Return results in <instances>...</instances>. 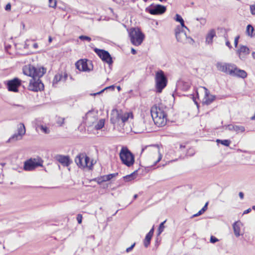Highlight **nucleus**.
I'll list each match as a JSON object with an SVG mask.
<instances>
[{"mask_svg":"<svg viewBox=\"0 0 255 255\" xmlns=\"http://www.w3.org/2000/svg\"><path fill=\"white\" fill-rule=\"evenodd\" d=\"M24 75L31 77L28 88L29 90L34 92L43 90L44 85L40 80L46 72V69L43 67H34L28 64L25 65L22 69Z\"/></svg>","mask_w":255,"mask_h":255,"instance_id":"1","label":"nucleus"},{"mask_svg":"<svg viewBox=\"0 0 255 255\" xmlns=\"http://www.w3.org/2000/svg\"><path fill=\"white\" fill-rule=\"evenodd\" d=\"M133 118L132 113H112L111 122L114 126L123 127Z\"/></svg>","mask_w":255,"mask_h":255,"instance_id":"2","label":"nucleus"},{"mask_svg":"<svg viewBox=\"0 0 255 255\" xmlns=\"http://www.w3.org/2000/svg\"><path fill=\"white\" fill-rule=\"evenodd\" d=\"M119 156L122 163L128 167H130L133 164L134 156L127 147L122 148Z\"/></svg>","mask_w":255,"mask_h":255,"instance_id":"3","label":"nucleus"},{"mask_svg":"<svg viewBox=\"0 0 255 255\" xmlns=\"http://www.w3.org/2000/svg\"><path fill=\"white\" fill-rule=\"evenodd\" d=\"M129 36L131 43L135 46L140 45L144 38V35L138 28H131L129 30Z\"/></svg>","mask_w":255,"mask_h":255,"instance_id":"4","label":"nucleus"},{"mask_svg":"<svg viewBox=\"0 0 255 255\" xmlns=\"http://www.w3.org/2000/svg\"><path fill=\"white\" fill-rule=\"evenodd\" d=\"M167 79L165 76L164 72L159 70L155 74V87L156 92L161 93L162 90L166 86Z\"/></svg>","mask_w":255,"mask_h":255,"instance_id":"5","label":"nucleus"},{"mask_svg":"<svg viewBox=\"0 0 255 255\" xmlns=\"http://www.w3.org/2000/svg\"><path fill=\"white\" fill-rule=\"evenodd\" d=\"M76 164L81 168L88 167L91 169L93 164L92 161L90 162V158L84 152L78 154L75 159Z\"/></svg>","mask_w":255,"mask_h":255,"instance_id":"6","label":"nucleus"},{"mask_svg":"<svg viewBox=\"0 0 255 255\" xmlns=\"http://www.w3.org/2000/svg\"><path fill=\"white\" fill-rule=\"evenodd\" d=\"M149 117H151L155 125L157 127H163L167 123V115L165 113H148Z\"/></svg>","mask_w":255,"mask_h":255,"instance_id":"7","label":"nucleus"},{"mask_svg":"<svg viewBox=\"0 0 255 255\" xmlns=\"http://www.w3.org/2000/svg\"><path fill=\"white\" fill-rule=\"evenodd\" d=\"M197 94L198 97L200 94L203 96L202 103L207 105L210 104L215 98V96L210 94L209 91L205 87H199L197 90Z\"/></svg>","mask_w":255,"mask_h":255,"instance_id":"8","label":"nucleus"},{"mask_svg":"<svg viewBox=\"0 0 255 255\" xmlns=\"http://www.w3.org/2000/svg\"><path fill=\"white\" fill-rule=\"evenodd\" d=\"M94 51L102 59V60L109 65L112 64L113 61L110 53L105 50L96 48Z\"/></svg>","mask_w":255,"mask_h":255,"instance_id":"9","label":"nucleus"},{"mask_svg":"<svg viewBox=\"0 0 255 255\" xmlns=\"http://www.w3.org/2000/svg\"><path fill=\"white\" fill-rule=\"evenodd\" d=\"M175 35L177 41L183 43L190 42V41H193L192 38L187 37L185 32L180 30L179 27H177L175 29Z\"/></svg>","mask_w":255,"mask_h":255,"instance_id":"10","label":"nucleus"},{"mask_svg":"<svg viewBox=\"0 0 255 255\" xmlns=\"http://www.w3.org/2000/svg\"><path fill=\"white\" fill-rule=\"evenodd\" d=\"M21 84V81L17 78L7 81V88L9 91L17 92L18 87Z\"/></svg>","mask_w":255,"mask_h":255,"instance_id":"11","label":"nucleus"},{"mask_svg":"<svg viewBox=\"0 0 255 255\" xmlns=\"http://www.w3.org/2000/svg\"><path fill=\"white\" fill-rule=\"evenodd\" d=\"M42 166V164L36 159L30 158L24 162L23 169L25 171H31L38 166Z\"/></svg>","mask_w":255,"mask_h":255,"instance_id":"12","label":"nucleus"},{"mask_svg":"<svg viewBox=\"0 0 255 255\" xmlns=\"http://www.w3.org/2000/svg\"><path fill=\"white\" fill-rule=\"evenodd\" d=\"M166 8L165 6L160 4H156L153 6L147 7L146 11L151 14H161L165 12Z\"/></svg>","mask_w":255,"mask_h":255,"instance_id":"13","label":"nucleus"},{"mask_svg":"<svg viewBox=\"0 0 255 255\" xmlns=\"http://www.w3.org/2000/svg\"><path fill=\"white\" fill-rule=\"evenodd\" d=\"M250 50L247 46L240 45L239 48L237 50V54L239 56V58L242 61H245L248 56L249 55Z\"/></svg>","mask_w":255,"mask_h":255,"instance_id":"14","label":"nucleus"},{"mask_svg":"<svg viewBox=\"0 0 255 255\" xmlns=\"http://www.w3.org/2000/svg\"><path fill=\"white\" fill-rule=\"evenodd\" d=\"M146 148H150V150L153 151L154 152L155 155L157 156L156 160L154 161L153 163V165H156L161 160L162 157V154L160 153L158 147L157 146L151 145L146 146L142 148L141 152H143L144 150Z\"/></svg>","mask_w":255,"mask_h":255,"instance_id":"15","label":"nucleus"},{"mask_svg":"<svg viewBox=\"0 0 255 255\" xmlns=\"http://www.w3.org/2000/svg\"><path fill=\"white\" fill-rule=\"evenodd\" d=\"M231 76L244 79L247 77V73L243 70L240 69L234 64Z\"/></svg>","mask_w":255,"mask_h":255,"instance_id":"16","label":"nucleus"},{"mask_svg":"<svg viewBox=\"0 0 255 255\" xmlns=\"http://www.w3.org/2000/svg\"><path fill=\"white\" fill-rule=\"evenodd\" d=\"M55 158L64 166H68L72 162L69 156L57 155Z\"/></svg>","mask_w":255,"mask_h":255,"instance_id":"17","label":"nucleus"},{"mask_svg":"<svg viewBox=\"0 0 255 255\" xmlns=\"http://www.w3.org/2000/svg\"><path fill=\"white\" fill-rule=\"evenodd\" d=\"M75 66L77 69L82 71H89L90 69L88 67L87 61H85L83 59L78 61Z\"/></svg>","mask_w":255,"mask_h":255,"instance_id":"18","label":"nucleus"},{"mask_svg":"<svg viewBox=\"0 0 255 255\" xmlns=\"http://www.w3.org/2000/svg\"><path fill=\"white\" fill-rule=\"evenodd\" d=\"M67 79V74L65 72H61L55 75L53 80V85L57 84L59 81L65 82Z\"/></svg>","mask_w":255,"mask_h":255,"instance_id":"19","label":"nucleus"},{"mask_svg":"<svg viewBox=\"0 0 255 255\" xmlns=\"http://www.w3.org/2000/svg\"><path fill=\"white\" fill-rule=\"evenodd\" d=\"M243 226V224L240 221H236L233 224V228L235 236L236 237H239L243 234L241 233V228Z\"/></svg>","mask_w":255,"mask_h":255,"instance_id":"20","label":"nucleus"},{"mask_svg":"<svg viewBox=\"0 0 255 255\" xmlns=\"http://www.w3.org/2000/svg\"><path fill=\"white\" fill-rule=\"evenodd\" d=\"M216 36V31L214 29L210 30L206 37V43L207 44H211L213 43V39Z\"/></svg>","mask_w":255,"mask_h":255,"instance_id":"21","label":"nucleus"},{"mask_svg":"<svg viewBox=\"0 0 255 255\" xmlns=\"http://www.w3.org/2000/svg\"><path fill=\"white\" fill-rule=\"evenodd\" d=\"M105 124V120L104 119H101L95 123L94 128L96 130H100L104 127Z\"/></svg>","mask_w":255,"mask_h":255,"instance_id":"22","label":"nucleus"},{"mask_svg":"<svg viewBox=\"0 0 255 255\" xmlns=\"http://www.w3.org/2000/svg\"><path fill=\"white\" fill-rule=\"evenodd\" d=\"M254 28L250 24L248 25L246 29V34L250 37H253L255 35Z\"/></svg>","mask_w":255,"mask_h":255,"instance_id":"23","label":"nucleus"},{"mask_svg":"<svg viewBox=\"0 0 255 255\" xmlns=\"http://www.w3.org/2000/svg\"><path fill=\"white\" fill-rule=\"evenodd\" d=\"M234 65V64L228 63L227 64V66L225 67V70L223 72L227 74L231 75L233 69Z\"/></svg>","mask_w":255,"mask_h":255,"instance_id":"24","label":"nucleus"},{"mask_svg":"<svg viewBox=\"0 0 255 255\" xmlns=\"http://www.w3.org/2000/svg\"><path fill=\"white\" fill-rule=\"evenodd\" d=\"M175 20L180 23L182 28H185L188 30V28L185 25L184 21L182 17L178 14H176L175 17Z\"/></svg>","mask_w":255,"mask_h":255,"instance_id":"25","label":"nucleus"},{"mask_svg":"<svg viewBox=\"0 0 255 255\" xmlns=\"http://www.w3.org/2000/svg\"><path fill=\"white\" fill-rule=\"evenodd\" d=\"M228 63H225V62H217L216 64V67L219 71L223 72L225 70V67L227 66V64Z\"/></svg>","mask_w":255,"mask_h":255,"instance_id":"26","label":"nucleus"},{"mask_svg":"<svg viewBox=\"0 0 255 255\" xmlns=\"http://www.w3.org/2000/svg\"><path fill=\"white\" fill-rule=\"evenodd\" d=\"M137 172V171L136 170L134 171L133 173H131L130 174L124 176V178L125 181L126 182H128L134 179L135 178V175Z\"/></svg>","mask_w":255,"mask_h":255,"instance_id":"27","label":"nucleus"},{"mask_svg":"<svg viewBox=\"0 0 255 255\" xmlns=\"http://www.w3.org/2000/svg\"><path fill=\"white\" fill-rule=\"evenodd\" d=\"M17 131H18L17 133L22 136H23V135L25 134V128L24 125L23 124L20 123L19 125Z\"/></svg>","mask_w":255,"mask_h":255,"instance_id":"28","label":"nucleus"},{"mask_svg":"<svg viewBox=\"0 0 255 255\" xmlns=\"http://www.w3.org/2000/svg\"><path fill=\"white\" fill-rule=\"evenodd\" d=\"M152 237V236L151 235H149L147 234H146L143 243L144 246L145 248H147L149 246Z\"/></svg>","mask_w":255,"mask_h":255,"instance_id":"29","label":"nucleus"},{"mask_svg":"<svg viewBox=\"0 0 255 255\" xmlns=\"http://www.w3.org/2000/svg\"><path fill=\"white\" fill-rule=\"evenodd\" d=\"M37 127H39L41 130L44 133L48 134L50 132L49 129L46 126L40 125Z\"/></svg>","mask_w":255,"mask_h":255,"instance_id":"30","label":"nucleus"},{"mask_svg":"<svg viewBox=\"0 0 255 255\" xmlns=\"http://www.w3.org/2000/svg\"><path fill=\"white\" fill-rule=\"evenodd\" d=\"M22 136L19 134V133H17L14 134H13L8 140V141L14 140H20L22 138Z\"/></svg>","mask_w":255,"mask_h":255,"instance_id":"31","label":"nucleus"},{"mask_svg":"<svg viewBox=\"0 0 255 255\" xmlns=\"http://www.w3.org/2000/svg\"><path fill=\"white\" fill-rule=\"evenodd\" d=\"M217 142L221 143L222 144L225 146H229L231 143L230 140L228 139L221 140V139H217Z\"/></svg>","mask_w":255,"mask_h":255,"instance_id":"32","label":"nucleus"},{"mask_svg":"<svg viewBox=\"0 0 255 255\" xmlns=\"http://www.w3.org/2000/svg\"><path fill=\"white\" fill-rule=\"evenodd\" d=\"M166 222V220L164 222H162L159 226L158 229V235H159L164 230V224Z\"/></svg>","mask_w":255,"mask_h":255,"instance_id":"33","label":"nucleus"},{"mask_svg":"<svg viewBox=\"0 0 255 255\" xmlns=\"http://www.w3.org/2000/svg\"><path fill=\"white\" fill-rule=\"evenodd\" d=\"M245 130V128L243 126H235L234 131L237 132H243Z\"/></svg>","mask_w":255,"mask_h":255,"instance_id":"34","label":"nucleus"},{"mask_svg":"<svg viewBox=\"0 0 255 255\" xmlns=\"http://www.w3.org/2000/svg\"><path fill=\"white\" fill-rule=\"evenodd\" d=\"M114 89H115V86L114 85H112V86L106 87V88L102 90V91H101L99 92H97L96 93L93 94V95H97L100 94L101 93H103L105 90H107V89H112V90H114Z\"/></svg>","mask_w":255,"mask_h":255,"instance_id":"35","label":"nucleus"},{"mask_svg":"<svg viewBox=\"0 0 255 255\" xmlns=\"http://www.w3.org/2000/svg\"><path fill=\"white\" fill-rule=\"evenodd\" d=\"M64 118H61V117H58L57 118V119L56 120V123L59 126H62L64 122Z\"/></svg>","mask_w":255,"mask_h":255,"instance_id":"36","label":"nucleus"},{"mask_svg":"<svg viewBox=\"0 0 255 255\" xmlns=\"http://www.w3.org/2000/svg\"><path fill=\"white\" fill-rule=\"evenodd\" d=\"M79 38L81 40H87L88 42L91 40V38L90 37L85 35H81L79 37Z\"/></svg>","mask_w":255,"mask_h":255,"instance_id":"37","label":"nucleus"},{"mask_svg":"<svg viewBox=\"0 0 255 255\" xmlns=\"http://www.w3.org/2000/svg\"><path fill=\"white\" fill-rule=\"evenodd\" d=\"M49 6L54 8L56 6V1L55 0H49Z\"/></svg>","mask_w":255,"mask_h":255,"instance_id":"38","label":"nucleus"},{"mask_svg":"<svg viewBox=\"0 0 255 255\" xmlns=\"http://www.w3.org/2000/svg\"><path fill=\"white\" fill-rule=\"evenodd\" d=\"M158 110L160 111V109L159 108V107L157 106L156 105H154L151 107L150 112H157Z\"/></svg>","mask_w":255,"mask_h":255,"instance_id":"39","label":"nucleus"},{"mask_svg":"<svg viewBox=\"0 0 255 255\" xmlns=\"http://www.w3.org/2000/svg\"><path fill=\"white\" fill-rule=\"evenodd\" d=\"M226 129H228L229 130H234V129H235V126L234 125H229L228 126H226V128H225Z\"/></svg>","mask_w":255,"mask_h":255,"instance_id":"40","label":"nucleus"},{"mask_svg":"<svg viewBox=\"0 0 255 255\" xmlns=\"http://www.w3.org/2000/svg\"><path fill=\"white\" fill-rule=\"evenodd\" d=\"M250 10L253 15H255V3L250 5Z\"/></svg>","mask_w":255,"mask_h":255,"instance_id":"41","label":"nucleus"},{"mask_svg":"<svg viewBox=\"0 0 255 255\" xmlns=\"http://www.w3.org/2000/svg\"><path fill=\"white\" fill-rule=\"evenodd\" d=\"M210 241L211 243L214 244V243L217 242L219 240L215 237L212 236L210 238Z\"/></svg>","mask_w":255,"mask_h":255,"instance_id":"42","label":"nucleus"},{"mask_svg":"<svg viewBox=\"0 0 255 255\" xmlns=\"http://www.w3.org/2000/svg\"><path fill=\"white\" fill-rule=\"evenodd\" d=\"M118 173H115L113 174H110L107 175L108 178H109V180H110L111 179H112L114 177H116L118 175Z\"/></svg>","mask_w":255,"mask_h":255,"instance_id":"43","label":"nucleus"},{"mask_svg":"<svg viewBox=\"0 0 255 255\" xmlns=\"http://www.w3.org/2000/svg\"><path fill=\"white\" fill-rule=\"evenodd\" d=\"M77 220L79 224H81L82 221V216L81 214H78L77 216Z\"/></svg>","mask_w":255,"mask_h":255,"instance_id":"44","label":"nucleus"},{"mask_svg":"<svg viewBox=\"0 0 255 255\" xmlns=\"http://www.w3.org/2000/svg\"><path fill=\"white\" fill-rule=\"evenodd\" d=\"M239 38H240V36H239V35L235 37V40H234V45H235V46L236 47H237V46H238Z\"/></svg>","mask_w":255,"mask_h":255,"instance_id":"45","label":"nucleus"},{"mask_svg":"<svg viewBox=\"0 0 255 255\" xmlns=\"http://www.w3.org/2000/svg\"><path fill=\"white\" fill-rule=\"evenodd\" d=\"M203 213L204 212L203 211H202L201 210H200L197 214H194L193 215H192L191 218H193L194 217L199 216L202 215Z\"/></svg>","mask_w":255,"mask_h":255,"instance_id":"46","label":"nucleus"},{"mask_svg":"<svg viewBox=\"0 0 255 255\" xmlns=\"http://www.w3.org/2000/svg\"><path fill=\"white\" fill-rule=\"evenodd\" d=\"M101 178H102V180H101V182H105V181H109V178H108L107 175H104V176L101 177Z\"/></svg>","mask_w":255,"mask_h":255,"instance_id":"47","label":"nucleus"},{"mask_svg":"<svg viewBox=\"0 0 255 255\" xmlns=\"http://www.w3.org/2000/svg\"><path fill=\"white\" fill-rule=\"evenodd\" d=\"M135 243H133L130 247L127 248L126 250V252L127 253L130 252L133 249L134 247L135 246Z\"/></svg>","mask_w":255,"mask_h":255,"instance_id":"48","label":"nucleus"},{"mask_svg":"<svg viewBox=\"0 0 255 255\" xmlns=\"http://www.w3.org/2000/svg\"><path fill=\"white\" fill-rule=\"evenodd\" d=\"M10 9H11V4L10 3H8L6 5V6L5 7V10L8 11V10H10Z\"/></svg>","mask_w":255,"mask_h":255,"instance_id":"49","label":"nucleus"},{"mask_svg":"<svg viewBox=\"0 0 255 255\" xmlns=\"http://www.w3.org/2000/svg\"><path fill=\"white\" fill-rule=\"evenodd\" d=\"M208 203L207 202L205 205H204V206L202 208L201 210L202 211H203V212H205L207 209V206H208Z\"/></svg>","mask_w":255,"mask_h":255,"instance_id":"50","label":"nucleus"},{"mask_svg":"<svg viewBox=\"0 0 255 255\" xmlns=\"http://www.w3.org/2000/svg\"><path fill=\"white\" fill-rule=\"evenodd\" d=\"M153 233H154V227H153L151 229V230L149 231V232L147 233V234L153 236Z\"/></svg>","mask_w":255,"mask_h":255,"instance_id":"51","label":"nucleus"},{"mask_svg":"<svg viewBox=\"0 0 255 255\" xmlns=\"http://www.w3.org/2000/svg\"><path fill=\"white\" fill-rule=\"evenodd\" d=\"M226 45L230 48H232V46L230 44V42L228 40H226Z\"/></svg>","mask_w":255,"mask_h":255,"instance_id":"52","label":"nucleus"},{"mask_svg":"<svg viewBox=\"0 0 255 255\" xmlns=\"http://www.w3.org/2000/svg\"><path fill=\"white\" fill-rule=\"evenodd\" d=\"M16 107L18 108V109H17L18 110H24V108L22 106L17 105V106H16Z\"/></svg>","mask_w":255,"mask_h":255,"instance_id":"53","label":"nucleus"},{"mask_svg":"<svg viewBox=\"0 0 255 255\" xmlns=\"http://www.w3.org/2000/svg\"><path fill=\"white\" fill-rule=\"evenodd\" d=\"M239 195L241 199H243L244 198V194L243 192H240L239 194Z\"/></svg>","mask_w":255,"mask_h":255,"instance_id":"54","label":"nucleus"},{"mask_svg":"<svg viewBox=\"0 0 255 255\" xmlns=\"http://www.w3.org/2000/svg\"><path fill=\"white\" fill-rule=\"evenodd\" d=\"M251 211V209L250 208L245 210L244 212V214H248L249 213H250V212Z\"/></svg>","mask_w":255,"mask_h":255,"instance_id":"55","label":"nucleus"},{"mask_svg":"<svg viewBox=\"0 0 255 255\" xmlns=\"http://www.w3.org/2000/svg\"><path fill=\"white\" fill-rule=\"evenodd\" d=\"M131 52L132 54H135L136 53V50L133 48H131Z\"/></svg>","mask_w":255,"mask_h":255,"instance_id":"56","label":"nucleus"},{"mask_svg":"<svg viewBox=\"0 0 255 255\" xmlns=\"http://www.w3.org/2000/svg\"><path fill=\"white\" fill-rule=\"evenodd\" d=\"M200 19L202 20L201 23L204 24L206 22V20L205 18H201Z\"/></svg>","mask_w":255,"mask_h":255,"instance_id":"57","label":"nucleus"},{"mask_svg":"<svg viewBox=\"0 0 255 255\" xmlns=\"http://www.w3.org/2000/svg\"><path fill=\"white\" fill-rule=\"evenodd\" d=\"M38 46L37 43H34V44H33V48H35V49L37 48H38Z\"/></svg>","mask_w":255,"mask_h":255,"instance_id":"58","label":"nucleus"},{"mask_svg":"<svg viewBox=\"0 0 255 255\" xmlns=\"http://www.w3.org/2000/svg\"><path fill=\"white\" fill-rule=\"evenodd\" d=\"M252 57L255 60V52H253L252 53Z\"/></svg>","mask_w":255,"mask_h":255,"instance_id":"59","label":"nucleus"},{"mask_svg":"<svg viewBox=\"0 0 255 255\" xmlns=\"http://www.w3.org/2000/svg\"><path fill=\"white\" fill-rule=\"evenodd\" d=\"M101 180H102V178H99V179H98L97 182H98V183L99 184H100L101 183H102V182H101Z\"/></svg>","mask_w":255,"mask_h":255,"instance_id":"60","label":"nucleus"},{"mask_svg":"<svg viewBox=\"0 0 255 255\" xmlns=\"http://www.w3.org/2000/svg\"><path fill=\"white\" fill-rule=\"evenodd\" d=\"M52 40V38L51 36H49V38H48V41L49 42H51Z\"/></svg>","mask_w":255,"mask_h":255,"instance_id":"61","label":"nucleus"},{"mask_svg":"<svg viewBox=\"0 0 255 255\" xmlns=\"http://www.w3.org/2000/svg\"><path fill=\"white\" fill-rule=\"evenodd\" d=\"M251 119L252 120H255V115L254 116L252 117Z\"/></svg>","mask_w":255,"mask_h":255,"instance_id":"62","label":"nucleus"},{"mask_svg":"<svg viewBox=\"0 0 255 255\" xmlns=\"http://www.w3.org/2000/svg\"><path fill=\"white\" fill-rule=\"evenodd\" d=\"M137 194H135V195H134V196H133V199H136V198H137Z\"/></svg>","mask_w":255,"mask_h":255,"instance_id":"63","label":"nucleus"},{"mask_svg":"<svg viewBox=\"0 0 255 255\" xmlns=\"http://www.w3.org/2000/svg\"><path fill=\"white\" fill-rule=\"evenodd\" d=\"M117 89L119 91H120L121 90V87L120 86H118L117 87Z\"/></svg>","mask_w":255,"mask_h":255,"instance_id":"64","label":"nucleus"}]
</instances>
